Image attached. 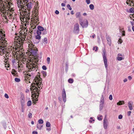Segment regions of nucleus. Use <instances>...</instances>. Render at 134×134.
I'll return each mask as SVG.
<instances>
[{"label": "nucleus", "instance_id": "60", "mask_svg": "<svg viewBox=\"0 0 134 134\" xmlns=\"http://www.w3.org/2000/svg\"><path fill=\"white\" fill-rule=\"evenodd\" d=\"M9 11L11 12H12L13 11H14V10L13 9V8H11V9H10L9 10Z\"/></svg>", "mask_w": 134, "mask_h": 134}, {"label": "nucleus", "instance_id": "18", "mask_svg": "<svg viewBox=\"0 0 134 134\" xmlns=\"http://www.w3.org/2000/svg\"><path fill=\"white\" fill-rule=\"evenodd\" d=\"M104 98L103 95H102L101 98V100L100 102V104H104Z\"/></svg>", "mask_w": 134, "mask_h": 134}, {"label": "nucleus", "instance_id": "50", "mask_svg": "<svg viewBox=\"0 0 134 134\" xmlns=\"http://www.w3.org/2000/svg\"><path fill=\"white\" fill-rule=\"evenodd\" d=\"M37 132L36 131H34L32 132V134H37Z\"/></svg>", "mask_w": 134, "mask_h": 134}, {"label": "nucleus", "instance_id": "23", "mask_svg": "<svg viewBox=\"0 0 134 134\" xmlns=\"http://www.w3.org/2000/svg\"><path fill=\"white\" fill-rule=\"evenodd\" d=\"M68 82L70 83H72L73 82L74 80L73 79L71 78L69 79L68 80Z\"/></svg>", "mask_w": 134, "mask_h": 134}, {"label": "nucleus", "instance_id": "47", "mask_svg": "<svg viewBox=\"0 0 134 134\" xmlns=\"http://www.w3.org/2000/svg\"><path fill=\"white\" fill-rule=\"evenodd\" d=\"M131 111H128L127 112V115L128 116H130V115Z\"/></svg>", "mask_w": 134, "mask_h": 134}, {"label": "nucleus", "instance_id": "25", "mask_svg": "<svg viewBox=\"0 0 134 134\" xmlns=\"http://www.w3.org/2000/svg\"><path fill=\"white\" fill-rule=\"evenodd\" d=\"M89 7L91 10H93L94 9V6L93 4H90L89 5Z\"/></svg>", "mask_w": 134, "mask_h": 134}, {"label": "nucleus", "instance_id": "59", "mask_svg": "<svg viewBox=\"0 0 134 134\" xmlns=\"http://www.w3.org/2000/svg\"><path fill=\"white\" fill-rule=\"evenodd\" d=\"M116 128L117 129H120V127L119 126H117L116 127Z\"/></svg>", "mask_w": 134, "mask_h": 134}, {"label": "nucleus", "instance_id": "7", "mask_svg": "<svg viewBox=\"0 0 134 134\" xmlns=\"http://www.w3.org/2000/svg\"><path fill=\"white\" fill-rule=\"evenodd\" d=\"M62 96L63 101H64V102L65 103L66 101V94L65 89L64 88H63V89L62 92Z\"/></svg>", "mask_w": 134, "mask_h": 134}, {"label": "nucleus", "instance_id": "58", "mask_svg": "<svg viewBox=\"0 0 134 134\" xmlns=\"http://www.w3.org/2000/svg\"><path fill=\"white\" fill-rule=\"evenodd\" d=\"M127 79H124L123 81L124 82H127Z\"/></svg>", "mask_w": 134, "mask_h": 134}, {"label": "nucleus", "instance_id": "35", "mask_svg": "<svg viewBox=\"0 0 134 134\" xmlns=\"http://www.w3.org/2000/svg\"><path fill=\"white\" fill-rule=\"evenodd\" d=\"M46 29H44V30L43 31L42 33L43 35H45L47 34V32L46 31Z\"/></svg>", "mask_w": 134, "mask_h": 134}, {"label": "nucleus", "instance_id": "21", "mask_svg": "<svg viewBox=\"0 0 134 134\" xmlns=\"http://www.w3.org/2000/svg\"><path fill=\"white\" fill-rule=\"evenodd\" d=\"M124 104V101H120L117 103V104L119 105H121L122 104Z\"/></svg>", "mask_w": 134, "mask_h": 134}, {"label": "nucleus", "instance_id": "48", "mask_svg": "<svg viewBox=\"0 0 134 134\" xmlns=\"http://www.w3.org/2000/svg\"><path fill=\"white\" fill-rule=\"evenodd\" d=\"M55 13L56 14H59V11L58 10H55Z\"/></svg>", "mask_w": 134, "mask_h": 134}, {"label": "nucleus", "instance_id": "33", "mask_svg": "<svg viewBox=\"0 0 134 134\" xmlns=\"http://www.w3.org/2000/svg\"><path fill=\"white\" fill-rule=\"evenodd\" d=\"M15 81L17 82H18L20 81V79L17 78H15Z\"/></svg>", "mask_w": 134, "mask_h": 134}, {"label": "nucleus", "instance_id": "46", "mask_svg": "<svg viewBox=\"0 0 134 134\" xmlns=\"http://www.w3.org/2000/svg\"><path fill=\"white\" fill-rule=\"evenodd\" d=\"M101 116H100V117H98V116L97 117L98 119L100 121L102 120V119L101 118Z\"/></svg>", "mask_w": 134, "mask_h": 134}, {"label": "nucleus", "instance_id": "30", "mask_svg": "<svg viewBox=\"0 0 134 134\" xmlns=\"http://www.w3.org/2000/svg\"><path fill=\"white\" fill-rule=\"evenodd\" d=\"M68 63L66 62V63L65 70L66 71L68 70Z\"/></svg>", "mask_w": 134, "mask_h": 134}, {"label": "nucleus", "instance_id": "12", "mask_svg": "<svg viewBox=\"0 0 134 134\" xmlns=\"http://www.w3.org/2000/svg\"><path fill=\"white\" fill-rule=\"evenodd\" d=\"M32 65V66L30 67L29 69L33 71L35 70L36 69L35 68L37 67V66L35 65V66H34V65H35L34 63H33Z\"/></svg>", "mask_w": 134, "mask_h": 134}, {"label": "nucleus", "instance_id": "28", "mask_svg": "<svg viewBox=\"0 0 134 134\" xmlns=\"http://www.w3.org/2000/svg\"><path fill=\"white\" fill-rule=\"evenodd\" d=\"M46 126L47 127H49L51 126V124L49 122L47 121L46 122Z\"/></svg>", "mask_w": 134, "mask_h": 134}, {"label": "nucleus", "instance_id": "36", "mask_svg": "<svg viewBox=\"0 0 134 134\" xmlns=\"http://www.w3.org/2000/svg\"><path fill=\"white\" fill-rule=\"evenodd\" d=\"M43 42H45L46 44L47 43V37H44V38Z\"/></svg>", "mask_w": 134, "mask_h": 134}, {"label": "nucleus", "instance_id": "4", "mask_svg": "<svg viewBox=\"0 0 134 134\" xmlns=\"http://www.w3.org/2000/svg\"><path fill=\"white\" fill-rule=\"evenodd\" d=\"M80 24L82 28H86L88 26V20L86 19L82 20L81 18L79 19Z\"/></svg>", "mask_w": 134, "mask_h": 134}, {"label": "nucleus", "instance_id": "62", "mask_svg": "<svg viewBox=\"0 0 134 134\" xmlns=\"http://www.w3.org/2000/svg\"><path fill=\"white\" fill-rule=\"evenodd\" d=\"M7 10H6V9H5V11H4V14H6V13H7Z\"/></svg>", "mask_w": 134, "mask_h": 134}, {"label": "nucleus", "instance_id": "15", "mask_svg": "<svg viewBox=\"0 0 134 134\" xmlns=\"http://www.w3.org/2000/svg\"><path fill=\"white\" fill-rule=\"evenodd\" d=\"M31 54L34 55H36L37 54V51L36 50L32 48H31Z\"/></svg>", "mask_w": 134, "mask_h": 134}, {"label": "nucleus", "instance_id": "45", "mask_svg": "<svg viewBox=\"0 0 134 134\" xmlns=\"http://www.w3.org/2000/svg\"><path fill=\"white\" fill-rule=\"evenodd\" d=\"M29 118H32V114L30 113L28 114Z\"/></svg>", "mask_w": 134, "mask_h": 134}, {"label": "nucleus", "instance_id": "20", "mask_svg": "<svg viewBox=\"0 0 134 134\" xmlns=\"http://www.w3.org/2000/svg\"><path fill=\"white\" fill-rule=\"evenodd\" d=\"M116 59L119 61H121L124 59V58H123L122 57H120L119 56H118L116 58Z\"/></svg>", "mask_w": 134, "mask_h": 134}, {"label": "nucleus", "instance_id": "39", "mask_svg": "<svg viewBox=\"0 0 134 134\" xmlns=\"http://www.w3.org/2000/svg\"><path fill=\"white\" fill-rule=\"evenodd\" d=\"M47 63L48 64H49L50 63V58L49 57H48L47 58Z\"/></svg>", "mask_w": 134, "mask_h": 134}, {"label": "nucleus", "instance_id": "57", "mask_svg": "<svg viewBox=\"0 0 134 134\" xmlns=\"http://www.w3.org/2000/svg\"><path fill=\"white\" fill-rule=\"evenodd\" d=\"M129 0V2H130L131 3H133V4H134V3H133L134 2H133V0H132V1H131L130 0Z\"/></svg>", "mask_w": 134, "mask_h": 134}, {"label": "nucleus", "instance_id": "11", "mask_svg": "<svg viewBox=\"0 0 134 134\" xmlns=\"http://www.w3.org/2000/svg\"><path fill=\"white\" fill-rule=\"evenodd\" d=\"M36 33L37 35L36 36V38L37 39L40 40L41 38V36H40V35L41 34V32H39L38 31H37Z\"/></svg>", "mask_w": 134, "mask_h": 134}, {"label": "nucleus", "instance_id": "43", "mask_svg": "<svg viewBox=\"0 0 134 134\" xmlns=\"http://www.w3.org/2000/svg\"><path fill=\"white\" fill-rule=\"evenodd\" d=\"M86 2L87 4H89L90 3V0H86Z\"/></svg>", "mask_w": 134, "mask_h": 134}, {"label": "nucleus", "instance_id": "63", "mask_svg": "<svg viewBox=\"0 0 134 134\" xmlns=\"http://www.w3.org/2000/svg\"><path fill=\"white\" fill-rule=\"evenodd\" d=\"M72 75L74 77H75L76 75L75 74L73 73L72 74Z\"/></svg>", "mask_w": 134, "mask_h": 134}, {"label": "nucleus", "instance_id": "6", "mask_svg": "<svg viewBox=\"0 0 134 134\" xmlns=\"http://www.w3.org/2000/svg\"><path fill=\"white\" fill-rule=\"evenodd\" d=\"M7 8V7L4 6V5L2 3L0 4V10L1 11V12L4 14L5 9Z\"/></svg>", "mask_w": 134, "mask_h": 134}, {"label": "nucleus", "instance_id": "42", "mask_svg": "<svg viewBox=\"0 0 134 134\" xmlns=\"http://www.w3.org/2000/svg\"><path fill=\"white\" fill-rule=\"evenodd\" d=\"M122 118V116L121 115H120L118 116V118L119 119H121Z\"/></svg>", "mask_w": 134, "mask_h": 134}, {"label": "nucleus", "instance_id": "27", "mask_svg": "<svg viewBox=\"0 0 134 134\" xmlns=\"http://www.w3.org/2000/svg\"><path fill=\"white\" fill-rule=\"evenodd\" d=\"M43 127V125L41 126L39 125H38V124H37V128L40 130H41V128Z\"/></svg>", "mask_w": 134, "mask_h": 134}, {"label": "nucleus", "instance_id": "17", "mask_svg": "<svg viewBox=\"0 0 134 134\" xmlns=\"http://www.w3.org/2000/svg\"><path fill=\"white\" fill-rule=\"evenodd\" d=\"M106 39L108 41V43L109 45L110 46L111 44V41L110 38L108 37L106 38Z\"/></svg>", "mask_w": 134, "mask_h": 134}, {"label": "nucleus", "instance_id": "54", "mask_svg": "<svg viewBox=\"0 0 134 134\" xmlns=\"http://www.w3.org/2000/svg\"><path fill=\"white\" fill-rule=\"evenodd\" d=\"M128 78L130 80L132 79V77L131 76H129L128 77Z\"/></svg>", "mask_w": 134, "mask_h": 134}, {"label": "nucleus", "instance_id": "37", "mask_svg": "<svg viewBox=\"0 0 134 134\" xmlns=\"http://www.w3.org/2000/svg\"><path fill=\"white\" fill-rule=\"evenodd\" d=\"M67 7L70 10H71L72 9V8L70 7V5L69 4H68L67 5Z\"/></svg>", "mask_w": 134, "mask_h": 134}, {"label": "nucleus", "instance_id": "8", "mask_svg": "<svg viewBox=\"0 0 134 134\" xmlns=\"http://www.w3.org/2000/svg\"><path fill=\"white\" fill-rule=\"evenodd\" d=\"M32 4V3L31 2H30L29 3H28L27 4V3L25 4V5L27 7V10H28L29 12H30V10L32 8L31 7V4Z\"/></svg>", "mask_w": 134, "mask_h": 134}, {"label": "nucleus", "instance_id": "31", "mask_svg": "<svg viewBox=\"0 0 134 134\" xmlns=\"http://www.w3.org/2000/svg\"><path fill=\"white\" fill-rule=\"evenodd\" d=\"M38 122L39 124H42L43 123V121L42 119H41L38 120Z\"/></svg>", "mask_w": 134, "mask_h": 134}, {"label": "nucleus", "instance_id": "38", "mask_svg": "<svg viewBox=\"0 0 134 134\" xmlns=\"http://www.w3.org/2000/svg\"><path fill=\"white\" fill-rule=\"evenodd\" d=\"M42 69L44 70H46L47 69V67L45 65H43L42 67Z\"/></svg>", "mask_w": 134, "mask_h": 134}, {"label": "nucleus", "instance_id": "9", "mask_svg": "<svg viewBox=\"0 0 134 134\" xmlns=\"http://www.w3.org/2000/svg\"><path fill=\"white\" fill-rule=\"evenodd\" d=\"M107 120L105 119L104 118L103 120V127L105 129H107L108 126L107 124Z\"/></svg>", "mask_w": 134, "mask_h": 134}, {"label": "nucleus", "instance_id": "40", "mask_svg": "<svg viewBox=\"0 0 134 134\" xmlns=\"http://www.w3.org/2000/svg\"><path fill=\"white\" fill-rule=\"evenodd\" d=\"M15 59L14 58H12V63L14 64L15 62Z\"/></svg>", "mask_w": 134, "mask_h": 134}, {"label": "nucleus", "instance_id": "55", "mask_svg": "<svg viewBox=\"0 0 134 134\" xmlns=\"http://www.w3.org/2000/svg\"><path fill=\"white\" fill-rule=\"evenodd\" d=\"M35 17H36L35 19H36L38 21L39 19L38 16H35Z\"/></svg>", "mask_w": 134, "mask_h": 134}, {"label": "nucleus", "instance_id": "13", "mask_svg": "<svg viewBox=\"0 0 134 134\" xmlns=\"http://www.w3.org/2000/svg\"><path fill=\"white\" fill-rule=\"evenodd\" d=\"M38 30L37 31H38L39 32H41V31H43L44 29L42 26H38L37 27Z\"/></svg>", "mask_w": 134, "mask_h": 134}, {"label": "nucleus", "instance_id": "51", "mask_svg": "<svg viewBox=\"0 0 134 134\" xmlns=\"http://www.w3.org/2000/svg\"><path fill=\"white\" fill-rule=\"evenodd\" d=\"M122 36H125V31H123L122 32Z\"/></svg>", "mask_w": 134, "mask_h": 134}, {"label": "nucleus", "instance_id": "32", "mask_svg": "<svg viewBox=\"0 0 134 134\" xmlns=\"http://www.w3.org/2000/svg\"><path fill=\"white\" fill-rule=\"evenodd\" d=\"M130 13H134V8H131L130 9Z\"/></svg>", "mask_w": 134, "mask_h": 134}, {"label": "nucleus", "instance_id": "22", "mask_svg": "<svg viewBox=\"0 0 134 134\" xmlns=\"http://www.w3.org/2000/svg\"><path fill=\"white\" fill-rule=\"evenodd\" d=\"M24 13L25 15H27L28 16H29V15H30V12H27V11L26 10V9H25L24 11Z\"/></svg>", "mask_w": 134, "mask_h": 134}, {"label": "nucleus", "instance_id": "34", "mask_svg": "<svg viewBox=\"0 0 134 134\" xmlns=\"http://www.w3.org/2000/svg\"><path fill=\"white\" fill-rule=\"evenodd\" d=\"M118 42L119 44H121L122 42V39L121 38H120L118 40Z\"/></svg>", "mask_w": 134, "mask_h": 134}, {"label": "nucleus", "instance_id": "44", "mask_svg": "<svg viewBox=\"0 0 134 134\" xmlns=\"http://www.w3.org/2000/svg\"><path fill=\"white\" fill-rule=\"evenodd\" d=\"M4 97L7 98H9V96L6 93H5L4 95Z\"/></svg>", "mask_w": 134, "mask_h": 134}, {"label": "nucleus", "instance_id": "10", "mask_svg": "<svg viewBox=\"0 0 134 134\" xmlns=\"http://www.w3.org/2000/svg\"><path fill=\"white\" fill-rule=\"evenodd\" d=\"M20 102L21 107L23 108L24 105L25 103V99L24 97H21V98Z\"/></svg>", "mask_w": 134, "mask_h": 134}, {"label": "nucleus", "instance_id": "16", "mask_svg": "<svg viewBox=\"0 0 134 134\" xmlns=\"http://www.w3.org/2000/svg\"><path fill=\"white\" fill-rule=\"evenodd\" d=\"M28 1V0H22L20 1V3L21 4L23 5H25V4L27 3Z\"/></svg>", "mask_w": 134, "mask_h": 134}, {"label": "nucleus", "instance_id": "64", "mask_svg": "<svg viewBox=\"0 0 134 134\" xmlns=\"http://www.w3.org/2000/svg\"><path fill=\"white\" fill-rule=\"evenodd\" d=\"M47 130L49 131L51 130V128H48L47 129Z\"/></svg>", "mask_w": 134, "mask_h": 134}, {"label": "nucleus", "instance_id": "5", "mask_svg": "<svg viewBox=\"0 0 134 134\" xmlns=\"http://www.w3.org/2000/svg\"><path fill=\"white\" fill-rule=\"evenodd\" d=\"M80 31L79 25L78 23H76L74 26L73 32L76 34H78Z\"/></svg>", "mask_w": 134, "mask_h": 134}, {"label": "nucleus", "instance_id": "24", "mask_svg": "<svg viewBox=\"0 0 134 134\" xmlns=\"http://www.w3.org/2000/svg\"><path fill=\"white\" fill-rule=\"evenodd\" d=\"M104 107L103 104H100L99 105V110L100 111L102 110L103 109Z\"/></svg>", "mask_w": 134, "mask_h": 134}, {"label": "nucleus", "instance_id": "14", "mask_svg": "<svg viewBox=\"0 0 134 134\" xmlns=\"http://www.w3.org/2000/svg\"><path fill=\"white\" fill-rule=\"evenodd\" d=\"M133 104V102H129L128 103V106L129 109L130 110H132L133 109L132 105Z\"/></svg>", "mask_w": 134, "mask_h": 134}, {"label": "nucleus", "instance_id": "52", "mask_svg": "<svg viewBox=\"0 0 134 134\" xmlns=\"http://www.w3.org/2000/svg\"><path fill=\"white\" fill-rule=\"evenodd\" d=\"M95 48H96V49L95 50V51L96 52H97L98 50V47L97 46H95Z\"/></svg>", "mask_w": 134, "mask_h": 134}, {"label": "nucleus", "instance_id": "56", "mask_svg": "<svg viewBox=\"0 0 134 134\" xmlns=\"http://www.w3.org/2000/svg\"><path fill=\"white\" fill-rule=\"evenodd\" d=\"M61 5L62 7H64L65 6V4L64 3H62L61 4Z\"/></svg>", "mask_w": 134, "mask_h": 134}, {"label": "nucleus", "instance_id": "53", "mask_svg": "<svg viewBox=\"0 0 134 134\" xmlns=\"http://www.w3.org/2000/svg\"><path fill=\"white\" fill-rule=\"evenodd\" d=\"M3 126L4 128V129H5L6 128V126L5 124H3Z\"/></svg>", "mask_w": 134, "mask_h": 134}, {"label": "nucleus", "instance_id": "41", "mask_svg": "<svg viewBox=\"0 0 134 134\" xmlns=\"http://www.w3.org/2000/svg\"><path fill=\"white\" fill-rule=\"evenodd\" d=\"M109 99L110 100H111L113 98L112 96V95L110 94V95L109 96Z\"/></svg>", "mask_w": 134, "mask_h": 134}, {"label": "nucleus", "instance_id": "61", "mask_svg": "<svg viewBox=\"0 0 134 134\" xmlns=\"http://www.w3.org/2000/svg\"><path fill=\"white\" fill-rule=\"evenodd\" d=\"M128 31H131V30L130 29V27H128Z\"/></svg>", "mask_w": 134, "mask_h": 134}, {"label": "nucleus", "instance_id": "26", "mask_svg": "<svg viewBox=\"0 0 134 134\" xmlns=\"http://www.w3.org/2000/svg\"><path fill=\"white\" fill-rule=\"evenodd\" d=\"M41 73L42 74L44 77H45L47 76V72L44 71H41Z\"/></svg>", "mask_w": 134, "mask_h": 134}, {"label": "nucleus", "instance_id": "19", "mask_svg": "<svg viewBox=\"0 0 134 134\" xmlns=\"http://www.w3.org/2000/svg\"><path fill=\"white\" fill-rule=\"evenodd\" d=\"M75 15L76 18H80L81 16L80 13V12H78L76 13Z\"/></svg>", "mask_w": 134, "mask_h": 134}, {"label": "nucleus", "instance_id": "29", "mask_svg": "<svg viewBox=\"0 0 134 134\" xmlns=\"http://www.w3.org/2000/svg\"><path fill=\"white\" fill-rule=\"evenodd\" d=\"M32 104L31 101L30 100H29L27 103V105L28 106H30Z\"/></svg>", "mask_w": 134, "mask_h": 134}, {"label": "nucleus", "instance_id": "49", "mask_svg": "<svg viewBox=\"0 0 134 134\" xmlns=\"http://www.w3.org/2000/svg\"><path fill=\"white\" fill-rule=\"evenodd\" d=\"M120 56H121L122 57L123 56H124V55H123L122 54H120V53H119L118 54V56L120 57Z\"/></svg>", "mask_w": 134, "mask_h": 134}, {"label": "nucleus", "instance_id": "1", "mask_svg": "<svg viewBox=\"0 0 134 134\" xmlns=\"http://www.w3.org/2000/svg\"><path fill=\"white\" fill-rule=\"evenodd\" d=\"M1 33L2 31H0V52H2L3 53H10L11 51L7 49V41L2 36Z\"/></svg>", "mask_w": 134, "mask_h": 134}, {"label": "nucleus", "instance_id": "3", "mask_svg": "<svg viewBox=\"0 0 134 134\" xmlns=\"http://www.w3.org/2000/svg\"><path fill=\"white\" fill-rule=\"evenodd\" d=\"M103 52L102 53L103 61L105 66L106 69H108V65L107 64V60L106 56V51L105 48L102 49Z\"/></svg>", "mask_w": 134, "mask_h": 134}, {"label": "nucleus", "instance_id": "2", "mask_svg": "<svg viewBox=\"0 0 134 134\" xmlns=\"http://www.w3.org/2000/svg\"><path fill=\"white\" fill-rule=\"evenodd\" d=\"M38 75V77H36V78L34 79V81L36 83V84L34 83V84L32 83L31 85V86L30 88V90L32 92H32H34L35 93V92H37V93H39V92L40 91H39L40 90H38L37 87L35 86L36 85L37 86L39 85V84L40 83H41V84L42 82V79L40 77V75H37V76Z\"/></svg>", "mask_w": 134, "mask_h": 134}]
</instances>
